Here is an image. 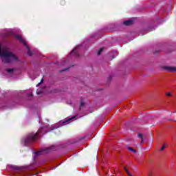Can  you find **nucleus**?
<instances>
[{
    "mask_svg": "<svg viewBox=\"0 0 176 176\" xmlns=\"http://www.w3.org/2000/svg\"><path fill=\"white\" fill-rule=\"evenodd\" d=\"M37 94H39V93H38V92H37Z\"/></svg>",
    "mask_w": 176,
    "mask_h": 176,
    "instance_id": "nucleus-20",
    "label": "nucleus"
},
{
    "mask_svg": "<svg viewBox=\"0 0 176 176\" xmlns=\"http://www.w3.org/2000/svg\"><path fill=\"white\" fill-rule=\"evenodd\" d=\"M166 146H167L166 144H163L160 148V151H164V149H166Z\"/></svg>",
    "mask_w": 176,
    "mask_h": 176,
    "instance_id": "nucleus-9",
    "label": "nucleus"
},
{
    "mask_svg": "<svg viewBox=\"0 0 176 176\" xmlns=\"http://www.w3.org/2000/svg\"><path fill=\"white\" fill-rule=\"evenodd\" d=\"M123 24L124 25H132V24H134V21L133 20H128L124 21Z\"/></svg>",
    "mask_w": 176,
    "mask_h": 176,
    "instance_id": "nucleus-5",
    "label": "nucleus"
},
{
    "mask_svg": "<svg viewBox=\"0 0 176 176\" xmlns=\"http://www.w3.org/2000/svg\"><path fill=\"white\" fill-rule=\"evenodd\" d=\"M50 151H54L53 149V147H49L47 148L43 149L42 151H38L36 153V155H43V153H47Z\"/></svg>",
    "mask_w": 176,
    "mask_h": 176,
    "instance_id": "nucleus-2",
    "label": "nucleus"
},
{
    "mask_svg": "<svg viewBox=\"0 0 176 176\" xmlns=\"http://www.w3.org/2000/svg\"><path fill=\"white\" fill-rule=\"evenodd\" d=\"M72 119H75V116L72 117L71 118H69V119H68V120L64 121V122H63V124H67L68 122L72 120Z\"/></svg>",
    "mask_w": 176,
    "mask_h": 176,
    "instance_id": "nucleus-7",
    "label": "nucleus"
},
{
    "mask_svg": "<svg viewBox=\"0 0 176 176\" xmlns=\"http://www.w3.org/2000/svg\"><path fill=\"white\" fill-rule=\"evenodd\" d=\"M83 105H85V103H84V102H81V103H80V108H82V107H83Z\"/></svg>",
    "mask_w": 176,
    "mask_h": 176,
    "instance_id": "nucleus-17",
    "label": "nucleus"
},
{
    "mask_svg": "<svg viewBox=\"0 0 176 176\" xmlns=\"http://www.w3.org/2000/svg\"><path fill=\"white\" fill-rule=\"evenodd\" d=\"M28 54L29 55V56H32V53L31 52V51H28Z\"/></svg>",
    "mask_w": 176,
    "mask_h": 176,
    "instance_id": "nucleus-16",
    "label": "nucleus"
},
{
    "mask_svg": "<svg viewBox=\"0 0 176 176\" xmlns=\"http://www.w3.org/2000/svg\"><path fill=\"white\" fill-rule=\"evenodd\" d=\"M128 151H130L131 152H133V153H135L137 152V151L134 150L133 148L131 147H129L128 148Z\"/></svg>",
    "mask_w": 176,
    "mask_h": 176,
    "instance_id": "nucleus-8",
    "label": "nucleus"
},
{
    "mask_svg": "<svg viewBox=\"0 0 176 176\" xmlns=\"http://www.w3.org/2000/svg\"><path fill=\"white\" fill-rule=\"evenodd\" d=\"M60 5H62L63 6H64V5H65V0H61V1H60Z\"/></svg>",
    "mask_w": 176,
    "mask_h": 176,
    "instance_id": "nucleus-13",
    "label": "nucleus"
},
{
    "mask_svg": "<svg viewBox=\"0 0 176 176\" xmlns=\"http://www.w3.org/2000/svg\"><path fill=\"white\" fill-rule=\"evenodd\" d=\"M7 72H8L9 74H10V73L13 72V69H7Z\"/></svg>",
    "mask_w": 176,
    "mask_h": 176,
    "instance_id": "nucleus-14",
    "label": "nucleus"
},
{
    "mask_svg": "<svg viewBox=\"0 0 176 176\" xmlns=\"http://www.w3.org/2000/svg\"><path fill=\"white\" fill-rule=\"evenodd\" d=\"M148 176H152V175H148Z\"/></svg>",
    "mask_w": 176,
    "mask_h": 176,
    "instance_id": "nucleus-18",
    "label": "nucleus"
},
{
    "mask_svg": "<svg viewBox=\"0 0 176 176\" xmlns=\"http://www.w3.org/2000/svg\"><path fill=\"white\" fill-rule=\"evenodd\" d=\"M30 96H32V94H30Z\"/></svg>",
    "mask_w": 176,
    "mask_h": 176,
    "instance_id": "nucleus-19",
    "label": "nucleus"
},
{
    "mask_svg": "<svg viewBox=\"0 0 176 176\" xmlns=\"http://www.w3.org/2000/svg\"><path fill=\"white\" fill-rule=\"evenodd\" d=\"M102 50H104V48H100V50L98 52V56H100L101 53H102Z\"/></svg>",
    "mask_w": 176,
    "mask_h": 176,
    "instance_id": "nucleus-10",
    "label": "nucleus"
},
{
    "mask_svg": "<svg viewBox=\"0 0 176 176\" xmlns=\"http://www.w3.org/2000/svg\"><path fill=\"white\" fill-rule=\"evenodd\" d=\"M17 173H18V174L16 175V176H25V175H26L24 172H21V170H20V169L17 170Z\"/></svg>",
    "mask_w": 176,
    "mask_h": 176,
    "instance_id": "nucleus-6",
    "label": "nucleus"
},
{
    "mask_svg": "<svg viewBox=\"0 0 176 176\" xmlns=\"http://www.w3.org/2000/svg\"><path fill=\"white\" fill-rule=\"evenodd\" d=\"M43 131V129L41 128L38 130V131L36 133H30L27 135V137L25 139V145H30L31 144H34L36 140H38V136L42 131Z\"/></svg>",
    "mask_w": 176,
    "mask_h": 176,
    "instance_id": "nucleus-1",
    "label": "nucleus"
},
{
    "mask_svg": "<svg viewBox=\"0 0 176 176\" xmlns=\"http://www.w3.org/2000/svg\"><path fill=\"white\" fill-rule=\"evenodd\" d=\"M15 38L21 42V43H23V45H27V43L25 42V40L23 38V37L21 35H16L15 36Z\"/></svg>",
    "mask_w": 176,
    "mask_h": 176,
    "instance_id": "nucleus-3",
    "label": "nucleus"
},
{
    "mask_svg": "<svg viewBox=\"0 0 176 176\" xmlns=\"http://www.w3.org/2000/svg\"><path fill=\"white\" fill-rule=\"evenodd\" d=\"M166 95L168 96V97H171V93H170V92H167L166 94Z\"/></svg>",
    "mask_w": 176,
    "mask_h": 176,
    "instance_id": "nucleus-15",
    "label": "nucleus"
},
{
    "mask_svg": "<svg viewBox=\"0 0 176 176\" xmlns=\"http://www.w3.org/2000/svg\"><path fill=\"white\" fill-rule=\"evenodd\" d=\"M138 137H139V138H141V142H142V141H144V140L142 139V134H141V133H139L138 134Z\"/></svg>",
    "mask_w": 176,
    "mask_h": 176,
    "instance_id": "nucleus-12",
    "label": "nucleus"
},
{
    "mask_svg": "<svg viewBox=\"0 0 176 176\" xmlns=\"http://www.w3.org/2000/svg\"><path fill=\"white\" fill-rule=\"evenodd\" d=\"M42 83H43V78H42L41 82L36 85V87H38L41 86V85H42Z\"/></svg>",
    "mask_w": 176,
    "mask_h": 176,
    "instance_id": "nucleus-11",
    "label": "nucleus"
},
{
    "mask_svg": "<svg viewBox=\"0 0 176 176\" xmlns=\"http://www.w3.org/2000/svg\"><path fill=\"white\" fill-rule=\"evenodd\" d=\"M164 69L169 72H176V67H165Z\"/></svg>",
    "mask_w": 176,
    "mask_h": 176,
    "instance_id": "nucleus-4",
    "label": "nucleus"
}]
</instances>
